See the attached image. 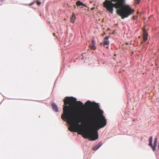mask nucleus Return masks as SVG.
Segmentation results:
<instances>
[{
	"instance_id": "nucleus-1",
	"label": "nucleus",
	"mask_w": 159,
	"mask_h": 159,
	"mask_svg": "<svg viewBox=\"0 0 159 159\" xmlns=\"http://www.w3.org/2000/svg\"><path fill=\"white\" fill-rule=\"evenodd\" d=\"M64 106L63 114L61 118L64 121H67L70 124L69 130L78 132L85 139L94 140L98 138V131L105 126L107 120L104 116L103 111L101 110L98 104L94 102L88 101L84 104L86 106L94 107L98 113V120L95 122L97 115L94 111L89 114H86L81 117L75 119L73 112V107L75 104L79 109L84 107L83 103L80 101H76V99L73 97H66L64 100Z\"/></svg>"
},
{
	"instance_id": "nucleus-2",
	"label": "nucleus",
	"mask_w": 159,
	"mask_h": 159,
	"mask_svg": "<svg viewBox=\"0 0 159 159\" xmlns=\"http://www.w3.org/2000/svg\"><path fill=\"white\" fill-rule=\"evenodd\" d=\"M125 0H106L103 3L104 7L111 14L113 13V8L118 9L117 14L121 16L122 19L128 17L134 12V9L128 5H124Z\"/></svg>"
},
{
	"instance_id": "nucleus-3",
	"label": "nucleus",
	"mask_w": 159,
	"mask_h": 159,
	"mask_svg": "<svg viewBox=\"0 0 159 159\" xmlns=\"http://www.w3.org/2000/svg\"><path fill=\"white\" fill-rule=\"evenodd\" d=\"M158 139L156 138L154 139L153 145L152 144V136H151L149 139V145L152 148L153 151L156 150V148L157 145V142Z\"/></svg>"
},
{
	"instance_id": "nucleus-4",
	"label": "nucleus",
	"mask_w": 159,
	"mask_h": 159,
	"mask_svg": "<svg viewBox=\"0 0 159 159\" xmlns=\"http://www.w3.org/2000/svg\"><path fill=\"white\" fill-rule=\"evenodd\" d=\"M143 40L144 42H146L148 40V34L147 32H146L145 30L143 29Z\"/></svg>"
},
{
	"instance_id": "nucleus-5",
	"label": "nucleus",
	"mask_w": 159,
	"mask_h": 159,
	"mask_svg": "<svg viewBox=\"0 0 159 159\" xmlns=\"http://www.w3.org/2000/svg\"><path fill=\"white\" fill-rule=\"evenodd\" d=\"M89 47L90 49L92 50H94L96 49L95 44V41L93 40H92L91 43L89 45Z\"/></svg>"
},
{
	"instance_id": "nucleus-6",
	"label": "nucleus",
	"mask_w": 159,
	"mask_h": 159,
	"mask_svg": "<svg viewBox=\"0 0 159 159\" xmlns=\"http://www.w3.org/2000/svg\"><path fill=\"white\" fill-rule=\"evenodd\" d=\"M52 109L54 111L56 112L58 111V109L57 106L54 102H52Z\"/></svg>"
},
{
	"instance_id": "nucleus-7",
	"label": "nucleus",
	"mask_w": 159,
	"mask_h": 159,
	"mask_svg": "<svg viewBox=\"0 0 159 159\" xmlns=\"http://www.w3.org/2000/svg\"><path fill=\"white\" fill-rule=\"evenodd\" d=\"M109 37H107L104 39V42L103 43V46H105V45H108L109 43V42L108 41Z\"/></svg>"
},
{
	"instance_id": "nucleus-8",
	"label": "nucleus",
	"mask_w": 159,
	"mask_h": 159,
	"mask_svg": "<svg viewBox=\"0 0 159 159\" xmlns=\"http://www.w3.org/2000/svg\"><path fill=\"white\" fill-rule=\"evenodd\" d=\"M76 19L75 14L74 13H73L72 15L70 17V22L71 23H74Z\"/></svg>"
},
{
	"instance_id": "nucleus-9",
	"label": "nucleus",
	"mask_w": 159,
	"mask_h": 159,
	"mask_svg": "<svg viewBox=\"0 0 159 159\" xmlns=\"http://www.w3.org/2000/svg\"><path fill=\"white\" fill-rule=\"evenodd\" d=\"M76 5L78 6H80L81 5L85 6V5L82 2H81L80 1H77L76 2Z\"/></svg>"
},
{
	"instance_id": "nucleus-10",
	"label": "nucleus",
	"mask_w": 159,
	"mask_h": 159,
	"mask_svg": "<svg viewBox=\"0 0 159 159\" xmlns=\"http://www.w3.org/2000/svg\"><path fill=\"white\" fill-rule=\"evenodd\" d=\"M99 148V147L97 145H96L93 147L92 149L93 150L96 151L98 150Z\"/></svg>"
},
{
	"instance_id": "nucleus-11",
	"label": "nucleus",
	"mask_w": 159,
	"mask_h": 159,
	"mask_svg": "<svg viewBox=\"0 0 159 159\" xmlns=\"http://www.w3.org/2000/svg\"><path fill=\"white\" fill-rule=\"evenodd\" d=\"M102 143L101 142H100L97 145L99 148L102 145Z\"/></svg>"
},
{
	"instance_id": "nucleus-12",
	"label": "nucleus",
	"mask_w": 159,
	"mask_h": 159,
	"mask_svg": "<svg viewBox=\"0 0 159 159\" xmlns=\"http://www.w3.org/2000/svg\"><path fill=\"white\" fill-rule=\"evenodd\" d=\"M137 4H139L140 1V0H135Z\"/></svg>"
},
{
	"instance_id": "nucleus-13",
	"label": "nucleus",
	"mask_w": 159,
	"mask_h": 159,
	"mask_svg": "<svg viewBox=\"0 0 159 159\" xmlns=\"http://www.w3.org/2000/svg\"><path fill=\"white\" fill-rule=\"evenodd\" d=\"M37 3L38 5H39L41 4V2H39V1H37Z\"/></svg>"
},
{
	"instance_id": "nucleus-14",
	"label": "nucleus",
	"mask_w": 159,
	"mask_h": 159,
	"mask_svg": "<svg viewBox=\"0 0 159 159\" xmlns=\"http://www.w3.org/2000/svg\"><path fill=\"white\" fill-rule=\"evenodd\" d=\"M125 44L126 45H128L129 44V43H125Z\"/></svg>"
},
{
	"instance_id": "nucleus-15",
	"label": "nucleus",
	"mask_w": 159,
	"mask_h": 159,
	"mask_svg": "<svg viewBox=\"0 0 159 159\" xmlns=\"http://www.w3.org/2000/svg\"><path fill=\"white\" fill-rule=\"evenodd\" d=\"M76 8V7L75 6H74V9H75Z\"/></svg>"
},
{
	"instance_id": "nucleus-16",
	"label": "nucleus",
	"mask_w": 159,
	"mask_h": 159,
	"mask_svg": "<svg viewBox=\"0 0 159 159\" xmlns=\"http://www.w3.org/2000/svg\"><path fill=\"white\" fill-rule=\"evenodd\" d=\"M92 10H93V9H94V8H92L91 9Z\"/></svg>"
},
{
	"instance_id": "nucleus-17",
	"label": "nucleus",
	"mask_w": 159,
	"mask_h": 159,
	"mask_svg": "<svg viewBox=\"0 0 159 159\" xmlns=\"http://www.w3.org/2000/svg\"><path fill=\"white\" fill-rule=\"evenodd\" d=\"M106 48H108V47H107Z\"/></svg>"
},
{
	"instance_id": "nucleus-18",
	"label": "nucleus",
	"mask_w": 159,
	"mask_h": 159,
	"mask_svg": "<svg viewBox=\"0 0 159 159\" xmlns=\"http://www.w3.org/2000/svg\"><path fill=\"white\" fill-rule=\"evenodd\" d=\"M100 45H102V43H100Z\"/></svg>"
},
{
	"instance_id": "nucleus-19",
	"label": "nucleus",
	"mask_w": 159,
	"mask_h": 159,
	"mask_svg": "<svg viewBox=\"0 0 159 159\" xmlns=\"http://www.w3.org/2000/svg\"><path fill=\"white\" fill-rule=\"evenodd\" d=\"M114 56H116V54H115V55H114Z\"/></svg>"
},
{
	"instance_id": "nucleus-20",
	"label": "nucleus",
	"mask_w": 159,
	"mask_h": 159,
	"mask_svg": "<svg viewBox=\"0 0 159 159\" xmlns=\"http://www.w3.org/2000/svg\"><path fill=\"white\" fill-rule=\"evenodd\" d=\"M54 35H55V34H54Z\"/></svg>"
}]
</instances>
